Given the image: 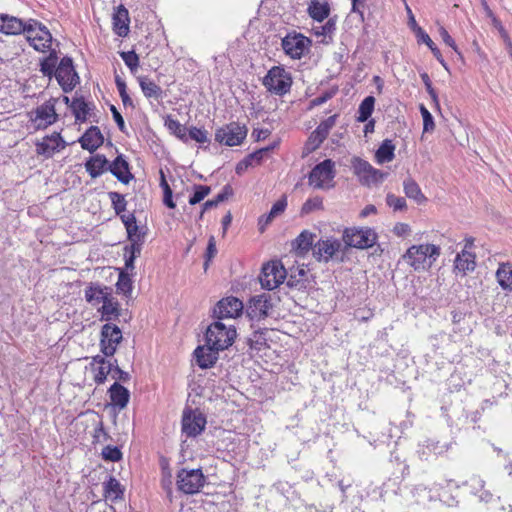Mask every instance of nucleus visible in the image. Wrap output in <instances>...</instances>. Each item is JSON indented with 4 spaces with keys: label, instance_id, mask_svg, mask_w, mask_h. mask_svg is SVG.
<instances>
[{
    "label": "nucleus",
    "instance_id": "nucleus-1",
    "mask_svg": "<svg viewBox=\"0 0 512 512\" xmlns=\"http://www.w3.org/2000/svg\"><path fill=\"white\" fill-rule=\"evenodd\" d=\"M440 253V247L434 244L412 245L402 259L415 271H424L433 265Z\"/></svg>",
    "mask_w": 512,
    "mask_h": 512
},
{
    "label": "nucleus",
    "instance_id": "nucleus-2",
    "mask_svg": "<svg viewBox=\"0 0 512 512\" xmlns=\"http://www.w3.org/2000/svg\"><path fill=\"white\" fill-rule=\"evenodd\" d=\"M236 335V329L232 325L228 326L218 320L208 326L205 340L207 345L223 351L233 344Z\"/></svg>",
    "mask_w": 512,
    "mask_h": 512
},
{
    "label": "nucleus",
    "instance_id": "nucleus-3",
    "mask_svg": "<svg viewBox=\"0 0 512 512\" xmlns=\"http://www.w3.org/2000/svg\"><path fill=\"white\" fill-rule=\"evenodd\" d=\"M262 83L270 93L283 96L290 91L293 81L290 72L285 68L273 66L268 70Z\"/></svg>",
    "mask_w": 512,
    "mask_h": 512
},
{
    "label": "nucleus",
    "instance_id": "nucleus-4",
    "mask_svg": "<svg viewBox=\"0 0 512 512\" xmlns=\"http://www.w3.org/2000/svg\"><path fill=\"white\" fill-rule=\"evenodd\" d=\"M336 176L335 162L325 159L313 167L308 175V183L315 189H331Z\"/></svg>",
    "mask_w": 512,
    "mask_h": 512
},
{
    "label": "nucleus",
    "instance_id": "nucleus-5",
    "mask_svg": "<svg viewBox=\"0 0 512 512\" xmlns=\"http://www.w3.org/2000/svg\"><path fill=\"white\" fill-rule=\"evenodd\" d=\"M24 33L27 41L36 51L46 52L50 50L52 35L48 28L41 22L35 19L27 20Z\"/></svg>",
    "mask_w": 512,
    "mask_h": 512
},
{
    "label": "nucleus",
    "instance_id": "nucleus-6",
    "mask_svg": "<svg viewBox=\"0 0 512 512\" xmlns=\"http://www.w3.org/2000/svg\"><path fill=\"white\" fill-rule=\"evenodd\" d=\"M351 167L354 175L364 186L377 185L387 177V173L374 168L368 161L360 157L351 159Z\"/></svg>",
    "mask_w": 512,
    "mask_h": 512
},
{
    "label": "nucleus",
    "instance_id": "nucleus-7",
    "mask_svg": "<svg viewBox=\"0 0 512 512\" xmlns=\"http://www.w3.org/2000/svg\"><path fill=\"white\" fill-rule=\"evenodd\" d=\"M57 102V98H50L29 113L35 130H44L57 122L58 114L55 108Z\"/></svg>",
    "mask_w": 512,
    "mask_h": 512
},
{
    "label": "nucleus",
    "instance_id": "nucleus-8",
    "mask_svg": "<svg viewBox=\"0 0 512 512\" xmlns=\"http://www.w3.org/2000/svg\"><path fill=\"white\" fill-rule=\"evenodd\" d=\"M206 477L201 469L182 468L177 473V489L187 495H193L205 485Z\"/></svg>",
    "mask_w": 512,
    "mask_h": 512
},
{
    "label": "nucleus",
    "instance_id": "nucleus-9",
    "mask_svg": "<svg viewBox=\"0 0 512 512\" xmlns=\"http://www.w3.org/2000/svg\"><path fill=\"white\" fill-rule=\"evenodd\" d=\"M343 240L349 247L367 249L377 241V234L371 228H348L345 229Z\"/></svg>",
    "mask_w": 512,
    "mask_h": 512
},
{
    "label": "nucleus",
    "instance_id": "nucleus-10",
    "mask_svg": "<svg viewBox=\"0 0 512 512\" xmlns=\"http://www.w3.org/2000/svg\"><path fill=\"white\" fill-rule=\"evenodd\" d=\"M287 277V271L283 264L278 261H271L262 267L259 277L262 288L273 290L277 288Z\"/></svg>",
    "mask_w": 512,
    "mask_h": 512
},
{
    "label": "nucleus",
    "instance_id": "nucleus-11",
    "mask_svg": "<svg viewBox=\"0 0 512 512\" xmlns=\"http://www.w3.org/2000/svg\"><path fill=\"white\" fill-rule=\"evenodd\" d=\"M248 129L238 122L226 124L215 132V140L226 146L240 145L247 136Z\"/></svg>",
    "mask_w": 512,
    "mask_h": 512
},
{
    "label": "nucleus",
    "instance_id": "nucleus-12",
    "mask_svg": "<svg viewBox=\"0 0 512 512\" xmlns=\"http://www.w3.org/2000/svg\"><path fill=\"white\" fill-rule=\"evenodd\" d=\"M54 77L65 93L75 88L79 83V76L75 71L71 57L65 56L60 60Z\"/></svg>",
    "mask_w": 512,
    "mask_h": 512
},
{
    "label": "nucleus",
    "instance_id": "nucleus-13",
    "mask_svg": "<svg viewBox=\"0 0 512 512\" xmlns=\"http://www.w3.org/2000/svg\"><path fill=\"white\" fill-rule=\"evenodd\" d=\"M206 417L199 410L185 409L182 415V433L194 438L200 435L206 426Z\"/></svg>",
    "mask_w": 512,
    "mask_h": 512
},
{
    "label": "nucleus",
    "instance_id": "nucleus-14",
    "mask_svg": "<svg viewBox=\"0 0 512 512\" xmlns=\"http://www.w3.org/2000/svg\"><path fill=\"white\" fill-rule=\"evenodd\" d=\"M122 340V331L117 325L106 323L101 329L100 349L104 356H113Z\"/></svg>",
    "mask_w": 512,
    "mask_h": 512
},
{
    "label": "nucleus",
    "instance_id": "nucleus-15",
    "mask_svg": "<svg viewBox=\"0 0 512 512\" xmlns=\"http://www.w3.org/2000/svg\"><path fill=\"white\" fill-rule=\"evenodd\" d=\"M67 143L59 132H53L51 135L44 136L36 142V153L46 159L52 158L55 153L60 152L66 147Z\"/></svg>",
    "mask_w": 512,
    "mask_h": 512
},
{
    "label": "nucleus",
    "instance_id": "nucleus-16",
    "mask_svg": "<svg viewBox=\"0 0 512 512\" xmlns=\"http://www.w3.org/2000/svg\"><path fill=\"white\" fill-rule=\"evenodd\" d=\"M310 43L309 39L302 34H288L282 39V48L286 55L292 59H300Z\"/></svg>",
    "mask_w": 512,
    "mask_h": 512
},
{
    "label": "nucleus",
    "instance_id": "nucleus-17",
    "mask_svg": "<svg viewBox=\"0 0 512 512\" xmlns=\"http://www.w3.org/2000/svg\"><path fill=\"white\" fill-rule=\"evenodd\" d=\"M243 303L236 297H226L220 300L214 308V316L218 320L235 318L242 313Z\"/></svg>",
    "mask_w": 512,
    "mask_h": 512
},
{
    "label": "nucleus",
    "instance_id": "nucleus-18",
    "mask_svg": "<svg viewBox=\"0 0 512 512\" xmlns=\"http://www.w3.org/2000/svg\"><path fill=\"white\" fill-rule=\"evenodd\" d=\"M342 243L338 239L317 241L313 246V256L318 261L328 262L341 250Z\"/></svg>",
    "mask_w": 512,
    "mask_h": 512
},
{
    "label": "nucleus",
    "instance_id": "nucleus-19",
    "mask_svg": "<svg viewBox=\"0 0 512 512\" xmlns=\"http://www.w3.org/2000/svg\"><path fill=\"white\" fill-rule=\"evenodd\" d=\"M272 309L270 297L263 294L255 296L250 300L247 308V315L251 320H262L269 315V311Z\"/></svg>",
    "mask_w": 512,
    "mask_h": 512
},
{
    "label": "nucleus",
    "instance_id": "nucleus-20",
    "mask_svg": "<svg viewBox=\"0 0 512 512\" xmlns=\"http://www.w3.org/2000/svg\"><path fill=\"white\" fill-rule=\"evenodd\" d=\"M452 447V442H440L435 439H427L417 451L421 460H429L431 455L442 456Z\"/></svg>",
    "mask_w": 512,
    "mask_h": 512
},
{
    "label": "nucleus",
    "instance_id": "nucleus-21",
    "mask_svg": "<svg viewBox=\"0 0 512 512\" xmlns=\"http://www.w3.org/2000/svg\"><path fill=\"white\" fill-rule=\"evenodd\" d=\"M219 351L207 344L205 346H198L194 351L197 365L202 369L212 367L218 359Z\"/></svg>",
    "mask_w": 512,
    "mask_h": 512
},
{
    "label": "nucleus",
    "instance_id": "nucleus-22",
    "mask_svg": "<svg viewBox=\"0 0 512 512\" xmlns=\"http://www.w3.org/2000/svg\"><path fill=\"white\" fill-rule=\"evenodd\" d=\"M108 171L123 184H128L129 181L133 179V174L129 169V163L123 155H118L112 163H109Z\"/></svg>",
    "mask_w": 512,
    "mask_h": 512
},
{
    "label": "nucleus",
    "instance_id": "nucleus-23",
    "mask_svg": "<svg viewBox=\"0 0 512 512\" xmlns=\"http://www.w3.org/2000/svg\"><path fill=\"white\" fill-rule=\"evenodd\" d=\"M103 141V135L97 126H91L79 139L81 147L91 153L98 149Z\"/></svg>",
    "mask_w": 512,
    "mask_h": 512
},
{
    "label": "nucleus",
    "instance_id": "nucleus-24",
    "mask_svg": "<svg viewBox=\"0 0 512 512\" xmlns=\"http://www.w3.org/2000/svg\"><path fill=\"white\" fill-rule=\"evenodd\" d=\"M26 22L20 18L8 14H0V32L6 35H18L24 33Z\"/></svg>",
    "mask_w": 512,
    "mask_h": 512
},
{
    "label": "nucleus",
    "instance_id": "nucleus-25",
    "mask_svg": "<svg viewBox=\"0 0 512 512\" xmlns=\"http://www.w3.org/2000/svg\"><path fill=\"white\" fill-rule=\"evenodd\" d=\"M113 20V31L120 37H126L129 33V12L123 6L120 5L117 7L115 13L112 17Z\"/></svg>",
    "mask_w": 512,
    "mask_h": 512
},
{
    "label": "nucleus",
    "instance_id": "nucleus-26",
    "mask_svg": "<svg viewBox=\"0 0 512 512\" xmlns=\"http://www.w3.org/2000/svg\"><path fill=\"white\" fill-rule=\"evenodd\" d=\"M476 256L474 253L468 250H462L457 254L454 260V270L457 273L466 275L468 272H471L476 267Z\"/></svg>",
    "mask_w": 512,
    "mask_h": 512
},
{
    "label": "nucleus",
    "instance_id": "nucleus-27",
    "mask_svg": "<svg viewBox=\"0 0 512 512\" xmlns=\"http://www.w3.org/2000/svg\"><path fill=\"white\" fill-rule=\"evenodd\" d=\"M85 168L92 178H97L108 171L109 161L104 155L96 154L86 161Z\"/></svg>",
    "mask_w": 512,
    "mask_h": 512
},
{
    "label": "nucleus",
    "instance_id": "nucleus-28",
    "mask_svg": "<svg viewBox=\"0 0 512 512\" xmlns=\"http://www.w3.org/2000/svg\"><path fill=\"white\" fill-rule=\"evenodd\" d=\"M110 295V289L106 286L91 284L85 290L86 301L93 306L102 304Z\"/></svg>",
    "mask_w": 512,
    "mask_h": 512
},
{
    "label": "nucleus",
    "instance_id": "nucleus-29",
    "mask_svg": "<svg viewBox=\"0 0 512 512\" xmlns=\"http://www.w3.org/2000/svg\"><path fill=\"white\" fill-rule=\"evenodd\" d=\"M109 396L111 400V404L113 406L118 407L120 410L124 409L130 399V393L128 389H126L124 386L119 384L118 382H115L110 388H109Z\"/></svg>",
    "mask_w": 512,
    "mask_h": 512
},
{
    "label": "nucleus",
    "instance_id": "nucleus-30",
    "mask_svg": "<svg viewBox=\"0 0 512 512\" xmlns=\"http://www.w3.org/2000/svg\"><path fill=\"white\" fill-rule=\"evenodd\" d=\"M307 12L314 21L321 23L329 17L330 5L327 1L310 0Z\"/></svg>",
    "mask_w": 512,
    "mask_h": 512
},
{
    "label": "nucleus",
    "instance_id": "nucleus-31",
    "mask_svg": "<svg viewBox=\"0 0 512 512\" xmlns=\"http://www.w3.org/2000/svg\"><path fill=\"white\" fill-rule=\"evenodd\" d=\"M98 312L101 314V320L111 321L117 319L120 316V304L111 294L102 303V306L98 308Z\"/></svg>",
    "mask_w": 512,
    "mask_h": 512
},
{
    "label": "nucleus",
    "instance_id": "nucleus-32",
    "mask_svg": "<svg viewBox=\"0 0 512 512\" xmlns=\"http://www.w3.org/2000/svg\"><path fill=\"white\" fill-rule=\"evenodd\" d=\"M139 86L144 94V96L148 99H160L162 98V88L157 85L154 81H152L147 76H139L138 77Z\"/></svg>",
    "mask_w": 512,
    "mask_h": 512
},
{
    "label": "nucleus",
    "instance_id": "nucleus-33",
    "mask_svg": "<svg viewBox=\"0 0 512 512\" xmlns=\"http://www.w3.org/2000/svg\"><path fill=\"white\" fill-rule=\"evenodd\" d=\"M286 206H287L286 198H282V199L276 201L273 204L270 212L259 218V222H258L259 230L261 232H263L265 230V227L267 225H269L276 216L280 215L281 213H283L285 211Z\"/></svg>",
    "mask_w": 512,
    "mask_h": 512
},
{
    "label": "nucleus",
    "instance_id": "nucleus-34",
    "mask_svg": "<svg viewBox=\"0 0 512 512\" xmlns=\"http://www.w3.org/2000/svg\"><path fill=\"white\" fill-rule=\"evenodd\" d=\"M403 189L405 195L408 198L414 200L416 203L421 204L427 201V198L422 193L420 186L411 177H408L404 180Z\"/></svg>",
    "mask_w": 512,
    "mask_h": 512
},
{
    "label": "nucleus",
    "instance_id": "nucleus-35",
    "mask_svg": "<svg viewBox=\"0 0 512 512\" xmlns=\"http://www.w3.org/2000/svg\"><path fill=\"white\" fill-rule=\"evenodd\" d=\"M496 278L503 290L512 291V264L501 263L496 271Z\"/></svg>",
    "mask_w": 512,
    "mask_h": 512
},
{
    "label": "nucleus",
    "instance_id": "nucleus-36",
    "mask_svg": "<svg viewBox=\"0 0 512 512\" xmlns=\"http://www.w3.org/2000/svg\"><path fill=\"white\" fill-rule=\"evenodd\" d=\"M395 145L391 140L385 139L375 152V159L378 164L390 162L395 157Z\"/></svg>",
    "mask_w": 512,
    "mask_h": 512
},
{
    "label": "nucleus",
    "instance_id": "nucleus-37",
    "mask_svg": "<svg viewBox=\"0 0 512 512\" xmlns=\"http://www.w3.org/2000/svg\"><path fill=\"white\" fill-rule=\"evenodd\" d=\"M70 109L76 122H85L89 114L90 107L83 97L74 98L71 101Z\"/></svg>",
    "mask_w": 512,
    "mask_h": 512
},
{
    "label": "nucleus",
    "instance_id": "nucleus-38",
    "mask_svg": "<svg viewBox=\"0 0 512 512\" xmlns=\"http://www.w3.org/2000/svg\"><path fill=\"white\" fill-rule=\"evenodd\" d=\"M58 56L55 50H51L49 55L43 58L40 61V71L41 73L51 79L55 76L56 73V64H57Z\"/></svg>",
    "mask_w": 512,
    "mask_h": 512
},
{
    "label": "nucleus",
    "instance_id": "nucleus-39",
    "mask_svg": "<svg viewBox=\"0 0 512 512\" xmlns=\"http://www.w3.org/2000/svg\"><path fill=\"white\" fill-rule=\"evenodd\" d=\"M315 234L304 230L302 231L298 237L295 239L293 246L296 250H298L301 253L308 252L311 248L313 249V241H314Z\"/></svg>",
    "mask_w": 512,
    "mask_h": 512
},
{
    "label": "nucleus",
    "instance_id": "nucleus-40",
    "mask_svg": "<svg viewBox=\"0 0 512 512\" xmlns=\"http://www.w3.org/2000/svg\"><path fill=\"white\" fill-rule=\"evenodd\" d=\"M165 125L168 128V130L174 134L177 138H179L181 141L187 143L188 142V136H187V130L184 125H182L178 120L171 118L170 116L167 117L165 121Z\"/></svg>",
    "mask_w": 512,
    "mask_h": 512
},
{
    "label": "nucleus",
    "instance_id": "nucleus-41",
    "mask_svg": "<svg viewBox=\"0 0 512 512\" xmlns=\"http://www.w3.org/2000/svg\"><path fill=\"white\" fill-rule=\"evenodd\" d=\"M375 104V98L373 96H367L359 105L358 108V122H366L373 113Z\"/></svg>",
    "mask_w": 512,
    "mask_h": 512
},
{
    "label": "nucleus",
    "instance_id": "nucleus-42",
    "mask_svg": "<svg viewBox=\"0 0 512 512\" xmlns=\"http://www.w3.org/2000/svg\"><path fill=\"white\" fill-rule=\"evenodd\" d=\"M104 491L106 497H110L113 500L121 499L123 497L121 484L114 477H110L109 480L104 483Z\"/></svg>",
    "mask_w": 512,
    "mask_h": 512
},
{
    "label": "nucleus",
    "instance_id": "nucleus-43",
    "mask_svg": "<svg viewBox=\"0 0 512 512\" xmlns=\"http://www.w3.org/2000/svg\"><path fill=\"white\" fill-rule=\"evenodd\" d=\"M142 248L138 244H130L124 247L125 267L127 270L134 269V261L140 256Z\"/></svg>",
    "mask_w": 512,
    "mask_h": 512
},
{
    "label": "nucleus",
    "instance_id": "nucleus-44",
    "mask_svg": "<svg viewBox=\"0 0 512 512\" xmlns=\"http://www.w3.org/2000/svg\"><path fill=\"white\" fill-rule=\"evenodd\" d=\"M127 238L130 244H138L142 248L144 243L145 232L141 231L136 221L126 227Z\"/></svg>",
    "mask_w": 512,
    "mask_h": 512
},
{
    "label": "nucleus",
    "instance_id": "nucleus-45",
    "mask_svg": "<svg viewBox=\"0 0 512 512\" xmlns=\"http://www.w3.org/2000/svg\"><path fill=\"white\" fill-rule=\"evenodd\" d=\"M306 271L301 268V269H297V271L295 273H291L287 279V285L290 287V288H294V289H297V290H302L306 287L305 285V279L304 277L306 276Z\"/></svg>",
    "mask_w": 512,
    "mask_h": 512
},
{
    "label": "nucleus",
    "instance_id": "nucleus-46",
    "mask_svg": "<svg viewBox=\"0 0 512 512\" xmlns=\"http://www.w3.org/2000/svg\"><path fill=\"white\" fill-rule=\"evenodd\" d=\"M109 199L111 200L112 207L115 211L116 215H120L126 211L127 201L123 194H120L115 191H111L108 193Z\"/></svg>",
    "mask_w": 512,
    "mask_h": 512
},
{
    "label": "nucleus",
    "instance_id": "nucleus-47",
    "mask_svg": "<svg viewBox=\"0 0 512 512\" xmlns=\"http://www.w3.org/2000/svg\"><path fill=\"white\" fill-rule=\"evenodd\" d=\"M113 368L114 364L111 362L93 368L95 383L98 385L103 384L106 381L107 376L113 371Z\"/></svg>",
    "mask_w": 512,
    "mask_h": 512
},
{
    "label": "nucleus",
    "instance_id": "nucleus-48",
    "mask_svg": "<svg viewBox=\"0 0 512 512\" xmlns=\"http://www.w3.org/2000/svg\"><path fill=\"white\" fill-rule=\"evenodd\" d=\"M325 139L326 138H324L323 136L318 134L317 130L315 129L310 134V136L308 137V139L305 143V146H304L305 153L309 154V153L315 151L316 149H318L321 146V144L325 141Z\"/></svg>",
    "mask_w": 512,
    "mask_h": 512
},
{
    "label": "nucleus",
    "instance_id": "nucleus-49",
    "mask_svg": "<svg viewBox=\"0 0 512 512\" xmlns=\"http://www.w3.org/2000/svg\"><path fill=\"white\" fill-rule=\"evenodd\" d=\"M232 194V189L229 185L224 186L223 191L219 193L214 199L207 200L204 205V210L217 207L221 202L226 200Z\"/></svg>",
    "mask_w": 512,
    "mask_h": 512
},
{
    "label": "nucleus",
    "instance_id": "nucleus-50",
    "mask_svg": "<svg viewBox=\"0 0 512 512\" xmlns=\"http://www.w3.org/2000/svg\"><path fill=\"white\" fill-rule=\"evenodd\" d=\"M211 192V188L206 185H195L194 193L189 198L190 205H196L200 203L206 196H208Z\"/></svg>",
    "mask_w": 512,
    "mask_h": 512
},
{
    "label": "nucleus",
    "instance_id": "nucleus-51",
    "mask_svg": "<svg viewBox=\"0 0 512 512\" xmlns=\"http://www.w3.org/2000/svg\"><path fill=\"white\" fill-rule=\"evenodd\" d=\"M120 56L132 73L138 69L139 57L135 51L121 52Z\"/></svg>",
    "mask_w": 512,
    "mask_h": 512
},
{
    "label": "nucleus",
    "instance_id": "nucleus-52",
    "mask_svg": "<svg viewBox=\"0 0 512 512\" xmlns=\"http://www.w3.org/2000/svg\"><path fill=\"white\" fill-rule=\"evenodd\" d=\"M102 458L107 461L117 462L122 459V452L116 446L107 445L102 450Z\"/></svg>",
    "mask_w": 512,
    "mask_h": 512
},
{
    "label": "nucleus",
    "instance_id": "nucleus-53",
    "mask_svg": "<svg viewBox=\"0 0 512 512\" xmlns=\"http://www.w3.org/2000/svg\"><path fill=\"white\" fill-rule=\"evenodd\" d=\"M188 141L194 140L198 143L208 142V132L205 129L190 127L187 130Z\"/></svg>",
    "mask_w": 512,
    "mask_h": 512
},
{
    "label": "nucleus",
    "instance_id": "nucleus-54",
    "mask_svg": "<svg viewBox=\"0 0 512 512\" xmlns=\"http://www.w3.org/2000/svg\"><path fill=\"white\" fill-rule=\"evenodd\" d=\"M323 207V200L321 197L309 198L305 201L301 208V214H310L313 211L320 210Z\"/></svg>",
    "mask_w": 512,
    "mask_h": 512
},
{
    "label": "nucleus",
    "instance_id": "nucleus-55",
    "mask_svg": "<svg viewBox=\"0 0 512 512\" xmlns=\"http://www.w3.org/2000/svg\"><path fill=\"white\" fill-rule=\"evenodd\" d=\"M314 30L317 36H331L336 30V17L329 18L325 24L315 27Z\"/></svg>",
    "mask_w": 512,
    "mask_h": 512
},
{
    "label": "nucleus",
    "instance_id": "nucleus-56",
    "mask_svg": "<svg viewBox=\"0 0 512 512\" xmlns=\"http://www.w3.org/2000/svg\"><path fill=\"white\" fill-rule=\"evenodd\" d=\"M336 119H337V115L335 114V115L328 117L324 121H322L316 128L317 133L320 134L321 136H323L324 138H327L331 129L336 124Z\"/></svg>",
    "mask_w": 512,
    "mask_h": 512
},
{
    "label": "nucleus",
    "instance_id": "nucleus-57",
    "mask_svg": "<svg viewBox=\"0 0 512 512\" xmlns=\"http://www.w3.org/2000/svg\"><path fill=\"white\" fill-rule=\"evenodd\" d=\"M386 203L389 207H392L395 211L403 210L406 208L405 198L396 196L392 193L387 194Z\"/></svg>",
    "mask_w": 512,
    "mask_h": 512
},
{
    "label": "nucleus",
    "instance_id": "nucleus-58",
    "mask_svg": "<svg viewBox=\"0 0 512 512\" xmlns=\"http://www.w3.org/2000/svg\"><path fill=\"white\" fill-rule=\"evenodd\" d=\"M420 112L423 118V131L429 132L434 130V119L431 113L428 111V109L424 105H421Z\"/></svg>",
    "mask_w": 512,
    "mask_h": 512
},
{
    "label": "nucleus",
    "instance_id": "nucleus-59",
    "mask_svg": "<svg viewBox=\"0 0 512 512\" xmlns=\"http://www.w3.org/2000/svg\"><path fill=\"white\" fill-rule=\"evenodd\" d=\"M272 148L273 147H265V148L258 149L257 151L247 155L246 158L249 160V162L253 166L259 165L263 161L264 157L269 153V151Z\"/></svg>",
    "mask_w": 512,
    "mask_h": 512
},
{
    "label": "nucleus",
    "instance_id": "nucleus-60",
    "mask_svg": "<svg viewBox=\"0 0 512 512\" xmlns=\"http://www.w3.org/2000/svg\"><path fill=\"white\" fill-rule=\"evenodd\" d=\"M438 32H439V35H440L442 41L447 46L451 47L461 57V53L459 52L454 39L450 36L448 31L443 26H439Z\"/></svg>",
    "mask_w": 512,
    "mask_h": 512
},
{
    "label": "nucleus",
    "instance_id": "nucleus-61",
    "mask_svg": "<svg viewBox=\"0 0 512 512\" xmlns=\"http://www.w3.org/2000/svg\"><path fill=\"white\" fill-rule=\"evenodd\" d=\"M117 287L119 290H121L124 293L131 292V290H132L131 280L127 275L124 274V272H120V274H119Z\"/></svg>",
    "mask_w": 512,
    "mask_h": 512
},
{
    "label": "nucleus",
    "instance_id": "nucleus-62",
    "mask_svg": "<svg viewBox=\"0 0 512 512\" xmlns=\"http://www.w3.org/2000/svg\"><path fill=\"white\" fill-rule=\"evenodd\" d=\"M93 438L95 443L106 442L107 440L110 439V436L104 429L102 422H99L98 425L95 427Z\"/></svg>",
    "mask_w": 512,
    "mask_h": 512
},
{
    "label": "nucleus",
    "instance_id": "nucleus-63",
    "mask_svg": "<svg viewBox=\"0 0 512 512\" xmlns=\"http://www.w3.org/2000/svg\"><path fill=\"white\" fill-rule=\"evenodd\" d=\"M469 485L471 488V492L474 495H478L480 492L483 491L485 483L480 477L474 476L470 479Z\"/></svg>",
    "mask_w": 512,
    "mask_h": 512
},
{
    "label": "nucleus",
    "instance_id": "nucleus-64",
    "mask_svg": "<svg viewBox=\"0 0 512 512\" xmlns=\"http://www.w3.org/2000/svg\"><path fill=\"white\" fill-rule=\"evenodd\" d=\"M110 111L113 115V119L116 122L119 130L123 133H126V125H125L124 119H123L122 115L119 113V111L117 110V108L114 105H111Z\"/></svg>",
    "mask_w": 512,
    "mask_h": 512
}]
</instances>
